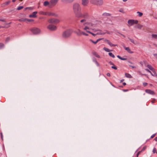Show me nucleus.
<instances>
[{
  "instance_id": "nucleus-36",
  "label": "nucleus",
  "mask_w": 157,
  "mask_h": 157,
  "mask_svg": "<svg viewBox=\"0 0 157 157\" xmlns=\"http://www.w3.org/2000/svg\"><path fill=\"white\" fill-rule=\"evenodd\" d=\"M147 147V146H144L143 148L141 150V151H141V152H142V151H144V150H145V149H146Z\"/></svg>"
},
{
  "instance_id": "nucleus-34",
  "label": "nucleus",
  "mask_w": 157,
  "mask_h": 157,
  "mask_svg": "<svg viewBox=\"0 0 157 157\" xmlns=\"http://www.w3.org/2000/svg\"><path fill=\"white\" fill-rule=\"evenodd\" d=\"M39 13L40 14L45 15H47V13L46 12H44L43 11H40L39 12Z\"/></svg>"
},
{
  "instance_id": "nucleus-17",
  "label": "nucleus",
  "mask_w": 157,
  "mask_h": 157,
  "mask_svg": "<svg viewBox=\"0 0 157 157\" xmlns=\"http://www.w3.org/2000/svg\"><path fill=\"white\" fill-rule=\"evenodd\" d=\"M92 60H93V61L98 66V67L99 66H100L99 64L97 62V61L96 59L94 57L93 58Z\"/></svg>"
},
{
  "instance_id": "nucleus-48",
  "label": "nucleus",
  "mask_w": 157,
  "mask_h": 157,
  "mask_svg": "<svg viewBox=\"0 0 157 157\" xmlns=\"http://www.w3.org/2000/svg\"><path fill=\"white\" fill-rule=\"evenodd\" d=\"M103 15H106V16H108V15H110V14H109V13H104L103 14Z\"/></svg>"
},
{
  "instance_id": "nucleus-4",
  "label": "nucleus",
  "mask_w": 157,
  "mask_h": 157,
  "mask_svg": "<svg viewBox=\"0 0 157 157\" xmlns=\"http://www.w3.org/2000/svg\"><path fill=\"white\" fill-rule=\"evenodd\" d=\"M30 30L34 34H37L40 32V30L38 28L33 27L30 29Z\"/></svg>"
},
{
  "instance_id": "nucleus-31",
  "label": "nucleus",
  "mask_w": 157,
  "mask_h": 157,
  "mask_svg": "<svg viewBox=\"0 0 157 157\" xmlns=\"http://www.w3.org/2000/svg\"><path fill=\"white\" fill-rule=\"evenodd\" d=\"M32 10L33 9V8L32 7H28L25 8L24 10Z\"/></svg>"
},
{
  "instance_id": "nucleus-29",
  "label": "nucleus",
  "mask_w": 157,
  "mask_h": 157,
  "mask_svg": "<svg viewBox=\"0 0 157 157\" xmlns=\"http://www.w3.org/2000/svg\"><path fill=\"white\" fill-rule=\"evenodd\" d=\"M27 18H21L18 20L20 21H26Z\"/></svg>"
},
{
  "instance_id": "nucleus-7",
  "label": "nucleus",
  "mask_w": 157,
  "mask_h": 157,
  "mask_svg": "<svg viewBox=\"0 0 157 157\" xmlns=\"http://www.w3.org/2000/svg\"><path fill=\"white\" fill-rule=\"evenodd\" d=\"M47 28L51 31H55L56 30L57 27L56 26L52 25H49L47 26Z\"/></svg>"
},
{
  "instance_id": "nucleus-15",
  "label": "nucleus",
  "mask_w": 157,
  "mask_h": 157,
  "mask_svg": "<svg viewBox=\"0 0 157 157\" xmlns=\"http://www.w3.org/2000/svg\"><path fill=\"white\" fill-rule=\"evenodd\" d=\"M124 49L127 51V52L129 53H130V54H132V53H133V52L132 51H131L130 50V48H129V47H125L124 48Z\"/></svg>"
},
{
  "instance_id": "nucleus-35",
  "label": "nucleus",
  "mask_w": 157,
  "mask_h": 157,
  "mask_svg": "<svg viewBox=\"0 0 157 157\" xmlns=\"http://www.w3.org/2000/svg\"><path fill=\"white\" fill-rule=\"evenodd\" d=\"M49 4V2L48 1H45L44 3V5L45 6Z\"/></svg>"
},
{
  "instance_id": "nucleus-61",
  "label": "nucleus",
  "mask_w": 157,
  "mask_h": 157,
  "mask_svg": "<svg viewBox=\"0 0 157 157\" xmlns=\"http://www.w3.org/2000/svg\"><path fill=\"white\" fill-rule=\"evenodd\" d=\"M154 140H155V141H157V136L155 137L154 139Z\"/></svg>"
},
{
  "instance_id": "nucleus-56",
  "label": "nucleus",
  "mask_w": 157,
  "mask_h": 157,
  "mask_svg": "<svg viewBox=\"0 0 157 157\" xmlns=\"http://www.w3.org/2000/svg\"><path fill=\"white\" fill-rule=\"evenodd\" d=\"M106 75L108 76H109V77L110 76V74L109 73H107V74H106Z\"/></svg>"
},
{
  "instance_id": "nucleus-16",
  "label": "nucleus",
  "mask_w": 157,
  "mask_h": 157,
  "mask_svg": "<svg viewBox=\"0 0 157 157\" xmlns=\"http://www.w3.org/2000/svg\"><path fill=\"white\" fill-rule=\"evenodd\" d=\"M106 40L107 41V43L111 46V47H115L117 45L116 44H112V43H111L110 41L109 40Z\"/></svg>"
},
{
  "instance_id": "nucleus-13",
  "label": "nucleus",
  "mask_w": 157,
  "mask_h": 157,
  "mask_svg": "<svg viewBox=\"0 0 157 157\" xmlns=\"http://www.w3.org/2000/svg\"><path fill=\"white\" fill-rule=\"evenodd\" d=\"M92 53L93 55L94 56H96V57L98 58H100V57L99 55L94 50H93L92 52Z\"/></svg>"
},
{
  "instance_id": "nucleus-9",
  "label": "nucleus",
  "mask_w": 157,
  "mask_h": 157,
  "mask_svg": "<svg viewBox=\"0 0 157 157\" xmlns=\"http://www.w3.org/2000/svg\"><path fill=\"white\" fill-rule=\"evenodd\" d=\"M86 32L87 33H89L90 34H91L92 35L94 36H95L97 35H98V34H104L105 33H100V32H98L96 33H92L91 32H90L86 30Z\"/></svg>"
},
{
  "instance_id": "nucleus-45",
  "label": "nucleus",
  "mask_w": 157,
  "mask_h": 157,
  "mask_svg": "<svg viewBox=\"0 0 157 157\" xmlns=\"http://www.w3.org/2000/svg\"><path fill=\"white\" fill-rule=\"evenodd\" d=\"M143 84L144 86H146L147 85V83L145 82H144L143 83Z\"/></svg>"
},
{
  "instance_id": "nucleus-39",
  "label": "nucleus",
  "mask_w": 157,
  "mask_h": 157,
  "mask_svg": "<svg viewBox=\"0 0 157 157\" xmlns=\"http://www.w3.org/2000/svg\"><path fill=\"white\" fill-rule=\"evenodd\" d=\"M152 152L153 153H157V152H156V150L155 148H153Z\"/></svg>"
},
{
  "instance_id": "nucleus-25",
  "label": "nucleus",
  "mask_w": 157,
  "mask_h": 157,
  "mask_svg": "<svg viewBox=\"0 0 157 157\" xmlns=\"http://www.w3.org/2000/svg\"><path fill=\"white\" fill-rule=\"evenodd\" d=\"M142 26H143L141 25L140 24H138L137 25H136L135 27L137 29H141Z\"/></svg>"
},
{
  "instance_id": "nucleus-10",
  "label": "nucleus",
  "mask_w": 157,
  "mask_h": 157,
  "mask_svg": "<svg viewBox=\"0 0 157 157\" xmlns=\"http://www.w3.org/2000/svg\"><path fill=\"white\" fill-rule=\"evenodd\" d=\"M145 92L149 94H151V95H154L155 94V92L150 90L149 89H146L145 90Z\"/></svg>"
},
{
  "instance_id": "nucleus-32",
  "label": "nucleus",
  "mask_w": 157,
  "mask_h": 157,
  "mask_svg": "<svg viewBox=\"0 0 157 157\" xmlns=\"http://www.w3.org/2000/svg\"><path fill=\"white\" fill-rule=\"evenodd\" d=\"M4 47V44L2 43H0V49H2Z\"/></svg>"
},
{
  "instance_id": "nucleus-27",
  "label": "nucleus",
  "mask_w": 157,
  "mask_h": 157,
  "mask_svg": "<svg viewBox=\"0 0 157 157\" xmlns=\"http://www.w3.org/2000/svg\"><path fill=\"white\" fill-rule=\"evenodd\" d=\"M103 49L105 50V51L107 52H110V51H112V50H109V49L105 47H104L103 48Z\"/></svg>"
},
{
  "instance_id": "nucleus-41",
  "label": "nucleus",
  "mask_w": 157,
  "mask_h": 157,
  "mask_svg": "<svg viewBox=\"0 0 157 157\" xmlns=\"http://www.w3.org/2000/svg\"><path fill=\"white\" fill-rule=\"evenodd\" d=\"M10 27V26H0V29L1 28H8L9 27Z\"/></svg>"
},
{
  "instance_id": "nucleus-58",
  "label": "nucleus",
  "mask_w": 157,
  "mask_h": 157,
  "mask_svg": "<svg viewBox=\"0 0 157 157\" xmlns=\"http://www.w3.org/2000/svg\"><path fill=\"white\" fill-rule=\"evenodd\" d=\"M10 2H6L5 3V4L6 5H8V4L9 3H10Z\"/></svg>"
},
{
  "instance_id": "nucleus-21",
  "label": "nucleus",
  "mask_w": 157,
  "mask_h": 157,
  "mask_svg": "<svg viewBox=\"0 0 157 157\" xmlns=\"http://www.w3.org/2000/svg\"><path fill=\"white\" fill-rule=\"evenodd\" d=\"M147 67L149 69V70L153 71V70L154 69V68L152 67L151 65H150L148 64Z\"/></svg>"
},
{
  "instance_id": "nucleus-24",
  "label": "nucleus",
  "mask_w": 157,
  "mask_h": 157,
  "mask_svg": "<svg viewBox=\"0 0 157 157\" xmlns=\"http://www.w3.org/2000/svg\"><path fill=\"white\" fill-rule=\"evenodd\" d=\"M89 25L90 27H92L93 26V25H94L93 24L89 23H85L84 24V25Z\"/></svg>"
},
{
  "instance_id": "nucleus-54",
  "label": "nucleus",
  "mask_w": 157,
  "mask_h": 157,
  "mask_svg": "<svg viewBox=\"0 0 157 157\" xmlns=\"http://www.w3.org/2000/svg\"><path fill=\"white\" fill-rule=\"evenodd\" d=\"M129 66L130 67H131L133 69L134 68L136 67L135 66H131V65H129Z\"/></svg>"
},
{
  "instance_id": "nucleus-14",
  "label": "nucleus",
  "mask_w": 157,
  "mask_h": 157,
  "mask_svg": "<svg viewBox=\"0 0 157 157\" xmlns=\"http://www.w3.org/2000/svg\"><path fill=\"white\" fill-rule=\"evenodd\" d=\"M131 42L135 45H138L140 44L139 42L137 40H130Z\"/></svg>"
},
{
  "instance_id": "nucleus-42",
  "label": "nucleus",
  "mask_w": 157,
  "mask_h": 157,
  "mask_svg": "<svg viewBox=\"0 0 157 157\" xmlns=\"http://www.w3.org/2000/svg\"><path fill=\"white\" fill-rule=\"evenodd\" d=\"M23 6H19L17 8V10H20L22 9H23Z\"/></svg>"
},
{
  "instance_id": "nucleus-18",
  "label": "nucleus",
  "mask_w": 157,
  "mask_h": 157,
  "mask_svg": "<svg viewBox=\"0 0 157 157\" xmlns=\"http://www.w3.org/2000/svg\"><path fill=\"white\" fill-rule=\"evenodd\" d=\"M74 0H61L62 2L71 3L73 2Z\"/></svg>"
},
{
  "instance_id": "nucleus-23",
  "label": "nucleus",
  "mask_w": 157,
  "mask_h": 157,
  "mask_svg": "<svg viewBox=\"0 0 157 157\" xmlns=\"http://www.w3.org/2000/svg\"><path fill=\"white\" fill-rule=\"evenodd\" d=\"M117 57L119 59H120L121 60H126L127 59L126 58H124L122 57L119 55H117Z\"/></svg>"
},
{
  "instance_id": "nucleus-37",
  "label": "nucleus",
  "mask_w": 157,
  "mask_h": 157,
  "mask_svg": "<svg viewBox=\"0 0 157 157\" xmlns=\"http://www.w3.org/2000/svg\"><path fill=\"white\" fill-rule=\"evenodd\" d=\"M137 13L139 14L138 15H139V16L140 17L142 16L143 14L142 13L139 12V11H138L137 12Z\"/></svg>"
},
{
  "instance_id": "nucleus-12",
  "label": "nucleus",
  "mask_w": 157,
  "mask_h": 157,
  "mask_svg": "<svg viewBox=\"0 0 157 157\" xmlns=\"http://www.w3.org/2000/svg\"><path fill=\"white\" fill-rule=\"evenodd\" d=\"M88 0H82V4L84 6H86L88 4Z\"/></svg>"
},
{
  "instance_id": "nucleus-40",
  "label": "nucleus",
  "mask_w": 157,
  "mask_h": 157,
  "mask_svg": "<svg viewBox=\"0 0 157 157\" xmlns=\"http://www.w3.org/2000/svg\"><path fill=\"white\" fill-rule=\"evenodd\" d=\"M26 21L29 22H33L34 21V20L33 19H27Z\"/></svg>"
},
{
  "instance_id": "nucleus-50",
  "label": "nucleus",
  "mask_w": 157,
  "mask_h": 157,
  "mask_svg": "<svg viewBox=\"0 0 157 157\" xmlns=\"http://www.w3.org/2000/svg\"><path fill=\"white\" fill-rule=\"evenodd\" d=\"M0 135H1V139H2V140H3V135H2V132H1L0 133Z\"/></svg>"
},
{
  "instance_id": "nucleus-2",
  "label": "nucleus",
  "mask_w": 157,
  "mask_h": 157,
  "mask_svg": "<svg viewBox=\"0 0 157 157\" xmlns=\"http://www.w3.org/2000/svg\"><path fill=\"white\" fill-rule=\"evenodd\" d=\"M72 33V31L70 29H67L63 33L62 37L63 38H68L71 36Z\"/></svg>"
},
{
  "instance_id": "nucleus-19",
  "label": "nucleus",
  "mask_w": 157,
  "mask_h": 157,
  "mask_svg": "<svg viewBox=\"0 0 157 157\" xmlns=\"http://www.w3.org/2000/svg\"><path fill=\"white\" fill-rule=\"evenodd\" d=\"M93 31L95 33L100 32L101 31V30L98 29H92Z\"/></svg>"
},
{
  "instance_id": "nucleus-22",
  "label": "nucleus",
  "mask_w": 157,
  "mask_h": 157,
  "mask_svg": "<svg viewBox=\"0 0 157 157\" xmlns=\"http://www.w3.org/2000/svg\"><path fill=\"white\" fill-rule=\"evenodd\" d=\"M125 76L128 78H132V76L129 73H125Z\"/></svg>"
},
{
  "instance_id": "nucleus-3",
  "label": "nucleus",
  "mask_w": 157,
  "mask_h": 157,
  "mask_svg": "<svg viewBox=\"0 0 157 157\" xmlns=\"http://www.w3.org/2000/svg\"><path fill=\"white\" fill-rule=\"evenodd\" d=\"M90 2L92 4L98 6L102 5L103 2V0H90Z\"/></svg>"
},
{
  "instance_id": "nucleus-63",
  "label": "nucleus",
  "mask_w": 157,
  "mask_h": 157,
  "mask_svg": "<svg viewBox=\"0 0 157 157\" xmlns=\"http://www.w3.org/2000/svg\"><path fill=\"white\" fill-rule=\"evenodd\" d=\"M123 85H124V86H125L126 85V84L125 82H124L123 83Z\"/></svg>"
},
{
  "instance_id": "nucleus-6",
  "label": "nucleus",
  "mask_w": 157,
  "mask_h": 157,
  "mask_svg": "<svg viewBox=\"0 0 157 157\" xmlns=\"http://www.w3.org/2000/svg\"><path fill=\"white\" fill-rule=\"evenodd\" d=\"M59 20L55 18H52L48 20V22L51 23L56 24L59 22Z\"/></svg>"
},
{
  "instance_id": "nucleus-57",
  "label": "nucleus",
  "mask_w": 157,
  "mask_h": 157,
  "mask_svg": "<svg viewBox=\"0 0 157 157\" xmlns=\"http://www.w3.org/2000/svg\"><path fill=\"white\" fill-rule=\"evenodd\" d=\"M153 72L154 73L155 75L157 77V74L155 73V71Z\"/></svg>"
},
{
  "instance_id": "nucleus-38",
  "label": "nucleus",
  "mask_w": 157,
  "mask_h": 157,
  "mask_svg": "<svg viewBox=\"0 0 157 157\" xmlns=\"http://www.w3.org/2000/svg\"><path fill=\"white\" fill-rule=\"evenodd\" d=\"M111 68L112 69H114L115 70H117V67H116L114 65H113L112 66Z\"/></svg>"
},
{
  "instance_id": "nucleus-20",
  "label": "nucleus",
  "mask_w": 157,
  "mask_h": 157,
  "mask_svg": "<svg viewBox=\"0 0 157 157\" xmlns=\"http://www.w3.org/2000/svg\"><path fill=\"white\" fill-rule=\"evenodd\" d=\"M82 17L85 18H87L88 17V15L87 13H85L83 14H82V16L81 17Z\"/></svg>"
},
{
  "instance_id": "nucleus-49",
  "label": "nucleus",
  "mask_w": 157,
  "mask_h": 157,
  "mask_svg": "<svg viewBox=\"0 0 157 157\" xmlns=\"http://www.w3.org/2000/svg\"><path fill=\"white\" fill-rule=\"evenodd\" d=\"M109 63L111 65H114V64L111 61H110L109 62Z\"/></svg>"
},
{
  "instance_id": "nucleus-11",
  "label": "nucleus",
  "mask_w": 157,
  "mask_h": 157,
  "mask_svg": "<svg viewBox=\"0 0 157 157\" xmlns=\"http://www.w3.org/2000/svg\"><path fill=\"white\" fill-rule=\"evenodd\" d=\"M37 12L35 11L33 12L32 14L29 15V17H36L37 16L36 14L37 13Z\"/></svg>"
},
{
  "instance_id": "nucleus-60",
  "label": "nucleus",
  "mask_w": 157,
  "mask_h": 157,
  "mask_svg": "<svg viewBox=\"0 0 157 157\" xmlns=\"http://www.w3.org/2000/svg\"><path fill=\"white\" fill-rule=\"evenodd\" d=\"M0 21H2L3 22H5V21L3 19H0Z\"/></svg>"
},
{
  "instance_id": "nucleus-28",
  "label": "nucleus",
  "mask_w": 157,
  "mask_h": 157,
  "mask_svg": "<svg viewBox=\"0 0 157 157\" xmlns=\"http://www.w3.org/2000/svg\"><path fill=\"white\" fill-rule=\"evenodd\" d=\"M47 15L48 16H57V15H56L55 14L53 13H47Z\"/></svg>"
},
{
  "instance_id": "nucleus-26",
  "label": "nucleus",
  "mask_w": 157,
  "mask_h": 157,
  "mask_svg": "<svg viewBox=\"0 0 157 157\" xmlns=\"http://www.w3.org/2000/svg\"><path fill=\"white\" fill-rule=\"evenodd\" d=\"M90 40V42H91L93 43L94 44H96L100 40H96L95 41H94L93 40Z\"/></svg>"
},
{
  "instance_id": "nucleus-51",
  "label": "nucleus",
  "mask_w": 157,
  "mask_h": 157,
  "mask_svg": "<svg viewBox=\"0 0 157 157\" xmlns=\"http://www.w3.org/2000/svg\"><path fill=\"white\" fill-rule=\"evenodd\" d=\"M86 21V20H85V19H82V20H81L80 21V22L82 23V22H85Z\"/></svg>"
},
{
  "instance_id": "nucleus-55",
  "label": "nucleus",
  "mask_w": 157,
  "mask_h": 157,
  "mask_svg": "<svg viewBox=\"0 0 157 157\" xmlns=\"http://www.w3.org/2000/svg\"><path fill=\"white\" fill-rule=\"evenodd\" d=\"M145 70L149 73H151V71L148 69H146Z\"/></svg>"
},
{
  "instance_id": "nucleus-52",
  "label": "nucleus",
  "mask_w": 157,
  "mask_h": 157,
  "mask_svg": "<svg viewBox=\"0 0 157 157\" xmlns=\"http://www.w3.org/2000/svg\"><path fill=\"white\" fill-rule=\"evenodd\" d=\"M153 55L155 57V58L157 59V54H154Z\"/></svg>"
},
{
  "instance_id": "nucleus-47",
  "label": "nucleus",
  "mask_w": 157,
  "mask_h": 157,
  "mask_svg": "<svg viewBox=\"0 0 157 157\" xmlns=\"http://www.w3.org/2000/svg\"><path fill=\"white\" fill-rule=\"evenodd\" d=\"M155 135H156V133L153 134L151 136L150 138H153L155 136Z\"/></svg>"
},
{
  "instance_id": "nucleus-5",
  "label": "nucleus",
  "mask_w": 157,
  "mask_h": 157,
  "mask_svg": "<svg viewBox=\"0 0 157 157\" xmlns=\"http://www.w3.org/2000/svg\"><path fill=\"white\" fill-rule=\"evenodd\" d=\"M128 22L129 26H132L134 24H137L138 22V21L137 20L130 19L128 21Z\"/></svg>"
},
{
  "instance_id": "nucleus-53",
  "label": "nucleus",
  "mask_w": 157,
  "mask_h": 157,
  "mask_svg": "<svg viewBox=\"0 0 157 157\" xmlns=\"http://www.w3.org/2000/svg\"><path fill=\"white\" fill-rule=\"evenodd\" d=\"M122 90L124 92H127L129 90L128 89H123Z\"/></svg>"
},
{
  "instance_id": "nucleus-1",
  "label": "nucleus",
  "mask_w": 157,
  "mask_h": 157,
  "mask_svg": "<svg viewBox=\"0 0 157 157\" xmlns=\"http://www.w3.org/2000/svg\"><path fill=\"white\" fill-rule=\"evenodd\" d=\"M81 8L79 4L75 3L73 5V10L76 16L78 17H82V14L80 12Z\"/></svg>"
},
{
  "instance_id": "nucleus-33",
  "label": "nucleus",
  "mask_w": 157,
  "mask_h": 157,
  "mask_svg": "<svg viewBox=\"0 0 157 157\" xmlns=\"http://www.w3.org/2000/svg\"><path fill=\"white\" fill-rule=\"evenodd\" d=\"M152 37L153 38L157 39V34H152Z\"/></svg>"
},
{
  "instance_id": "nucleus-43",
  "label": "nucleus",
  "mask_w": 157,
  "mask_h": 157,
  "mask_svg": "<svg viewBox=\"0 0 157 157\" xmlns=\"http://www.w3.org/2000/svg\"><path fill=\"white\" fill-rule=\"evenodd\" d=\"M83 29L85 30H86L87 29H90V28L88 26H86L84 28H83Z\"/></svg>"
},
{
  "instance_id": "nucleus-30",
  "label": "nucleus",
  "mask_w": 157,
  "mask_h": 157,
  "mask_svg": "<svg viewBox=\"0 0 157 157\" xmlns=\"http://www.w3.org/2000/svg\"><path fill=\"white\" fill-rule=\"evenodd\" d=\"M109 55L110 56L112 57V58H115V56L113 54L112 52H109Z\"/></svg>"
},
{
  "instance_id": "nucleus-46",
  "label": "nucleus",
  "mask_w": 157,
  "mask_h": 157,
  "mask_svg": "<svg viewBox=\"0 0 157 157\" xmlns=\"http://www.w3.org/2000/svg\"><path fill=\"white\" fill-rule=\"evenodd\" d=\"M81 33L83 35H85V36H87L88 35V34H86V33H85L83 32H82Z\"/></svg>"
},
{
  "instance_id": "nucleus-44",
  "label": "nucleus",
  "mask_w": 157,
  "mask_h": 157,
  "mask_svg": "<svg viewBox=\"0 0 157 157\" xmlns=\"http://www.w3.org/2000/svg\"><path fill=\"white\" fill-rule=\"evenodd\" d=\"M141 152V151H138L136 154V157H138L139 155Z\"/></svg>"
},
{
  "instance_id": "nucleus-64",
  "label": "nucleus",
  "mask_w": 157,
  "mask_h": 157,
  "mask_svg": "<svg viewBox=\"0 0 157 157\" xmlns=\"http://www.w3.org/2000/svg\"><path fill=\"white\" fill-rule=\"evenodd\" d=\"M122 46L124 48L125 47H126L125 46L124 44H122Z\"/></svg>"
},
{
  "instance_id": "nucleus-8",
  "label": "nucleus",
  "mask_w": 157,
  "mask_h": 157,
  "mask_svg": "<svg viewBox=\"0 0 157 157\" xmlns=\"http://www.w3.org/2000/svg\"><path fill=\"white\" fill-rule=\"evenodd\" d=\"M59 0H51L50 2V7H52L55 6Z\"/></svg>"
},
{
  "instance_id": "nucleus-59",
  "label": "nucleus",
  "mask_w": 157,
  "mask_h": 157,
  "mask_svg": "<svg viewBox=\"0 0 157 157\" xmlns=\"http://www.w3.org/2000/svg\"><path fill=\"white\" fill-rule=\"evenodd\" d=\"M155 100V99H154L153 100H152L151 101V102L152 103H154Z\"/></svg>"
},
{
  "instance_id": "nucleus-62",
  "label": "nucleus",
  "mask_w": 157,
  "mask_h": 157,
  "mask_svg": "<svg viewBox=\"0 0 157 157\" xmlns=\"http://www.w3.org/2000/svg\"><path fill=\"white\" fill-rule=\"evenodd\" d=\"M124 81V79H121V80L120 81V82H121V83L122 82H123Z\"/></svg>"
}]
</instances>
